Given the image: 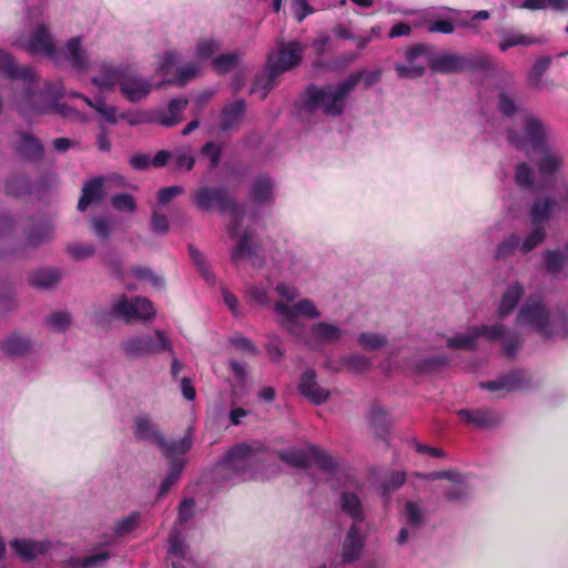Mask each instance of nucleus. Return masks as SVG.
Returning a JSON list of instances; mask_svg holds the SVG:
<instances>
[{"label": "nucleus", "mask_w": 568, "mask_h": 568, "mask_svg": "<svg viewBox=\"0 0 568 568\" xmlns=\"http://www.w3.org/2000/svg\"><path fill=\"white\" fill-rule=\"evenodd\" d=\"M189 252L194 265L199 268L203 277L207 282H213V274L211 273L203 254L194 246H190Z\"/></svg>", "instance_id": "nucleus-54"}, {"label": "nucleus", "mask_w": 568, "mask_h": 568, "mask_svg": "<svg viewBox=\"0 0 568 568\" xmlns=\"http://www.w3.org/2000/svg\"><path fill=\"white\" fill-rule=\"evenodd\" d=\"M195 203L203 210L220 207L229 213L227 232L235 242L231 252L235 263L248 260L255 267H262L270 260L272 267L284 278H294L301 274L303 265L294 254L288 251H270L264 244L255 241L252 231L243 225L245 210L234 204L224 190L201 187L195 193Z\"/></svg>", "instance_id": "nucleus-1"}, {"label": "nucleus", "mask_w": 568, "mask_h": 568, "mask_svg": "<svg viewBox=\"0 0 568 568\" xmlns=\"http://www.w3.org/2000/svg\"><path fill=\"white\" fill-rule=\"evenodd\" d=\"M406 480V474L400 470H394L387 474L381 483L379 489L384 497H388L394 490L398 489Z\"/></svg>", "instance_id": "nucleus-44"}, {"label": "nucleus", "mask_w": 568, "mask_h": 568, "mask_svg": "<svg viewBox=\"0 0 568 568\" xmlns=\"http://www.w3.org/2000/svg\"><path fill=\"white\" fill-rule=\"evenodd\" d=\"M363 525H351L342 544L341 559L343 564H352L362 556L366 536L362 532Z\"/></svg>", "instance_id": "nucleus-20"}, {"label": "nucleus", "mask_w": 568, "mask_h": 568, "mask_svg": "<svg viewBox=\"0 0 568 568\" xmlns=\"http://www.w3.org/2000/svg\"><path fill=\"white\" fill-rule=\"evenodd\" d=\"M178 61L179 53L174 50L168 51L158 67V72L163 75L168 74Z\"/></svg>", "instance_id": "nucleus-62"}, {"label": "nucleus", "mask_w": 568, "mask_h": 568, "mask_svg": "<svg viewBox=\"0 0 568 568\" xmlns=\"http://www.w3.org/2000/svg\"><path fill=\"white\" fill-rule=\"evenodd\" d=\"M357 342L361 347L367 351H376L387 344V339L384 335L371 332L359 334Z\"/></svg>", "instance_id": "nucleus-47"}, {"label": "nucleus", "mask_w": 568, "mask_h": 568, "mask_svg": "<svg viewBox=\"0 0 568 568\" xmlns=\"http://www.w3.org/2000/svg\"><path fill=\"white\" fill-rule=\"evenodd\" d=\"M141 523V514L133 511L125 517L114 521L110 531L97 535V552L84 558H71L67 561V568H98L104 565L110 558L109 548L115 546L121 539L133 532Z\"/></svg>", "instance_id": "nucleus-9"}, {"label": "nucleus", "mask_w": 568, "mask_h": 568, "mask_svg": "<svg viewBox=\"0 0 568 568\" xmlns=\"http://www.w3.org/2000/svg\"><path fill=\"white\" fill-rule=\"evenodd\" d=\"M405 517L412 527H419L425 520L424 511L420 506L413 501H407L405 505Z\"/></svg>", "instance_id": "nucleus-52"}, {"label": "nucleus", "mask_w": 568, "mask_h": 568, "mask_svg": "<svg viewBox=\"0 0 568 568\" xmlns=\"http://www.w3.org/2000/svg\"><path fill=\"white\" fill-rule=\"evenodd\" d=\"M527 376L524 372L515 371L507 375L500 376L495 381L480 383V387L490 392H511L524 388L527 384Z\"/></svg>", "instance_id": "nucleus-28"}, {"label": "nucleus", "mask_w": 568, "mask_h": 568, "mask_svg": "<svg viewBox=\"0 0 568 568\" xmlns=\"http://www.w3.org/2000/svg\"><path fill=\"white\" fill-rule=\"evenodd\" d=\"M111 203L116 211L133 212L136 207L134 197L130 194H119L111 199Z\"/></svg>", "instance_id": "nucleus-59"}, {"label": "nucleus", "mask_w": 568, "mask_h": 568, "mask_svg": "<svg viewBox=\"0 0 568 568\" xmlns=\"http://www.w3.org/2000/svg\"><path fill=\"white\" fill-rule=\"evenodd\" d=\"M60 275L54 270H39L31 274L30 283L34 287L49 288L57 284Z\"/></svg>", "instance_id": "nucleus-43"}, {"label": "nucleus", "mask_w": 568, "mask_h": 568, "mask_svg": "<svg viewBox=\"0 0 568 568\" xmlns=\"http://www.w3.org/2000/svg\"><path fill=\"white\" fill-rule=\"evenodd\" d=\"M300 393L315 405L327 400L329 392L322 388L316 382V373L313 369L305 371L298 383Z\"/></svg>", "instance_id": "nucleus-24"}, {"label": "nucleus", "mask_w": 568, "mask_h": 568, "mask_svg": "<svg viewBox=\"0 0 568 568\" xmlns=\"http://www.w3.org/2000/svg\"><path fill=\"white\" fill-rule=\"evenodd\" d=\"M104 179L94 178L84 183L78 209L84 211L91 203L98 202L103 196Z\"/></svg>", "instance_id": "nucleus-34"}, {"label": "nucleus", "mask_w": 568, "mask_h": 568, "mask_svg": "<svg viewBox=\"0 0 568 568\" xmlns=\"http://www.w3.org/2000/svg\"><path fill=\"white\" fill-rule=\"evenodd\" d=\"M132 276L139 281L149 282L154 287H161L163 282L162 278L155 275L150 268L143 266H135L128 271Z\"/></svg>", "instance_id": "nucleus-51"}, {"label": "nucleus", "mask_w": 568, "mask_h": 568, "mask_svg": "<svg viewBox=\"0 0 568 568\" xmlns=\"http://www.w3.org/2000/svg\"><path fill=\"white\" fill-rule=\"evenodd\" d=\"M547 230L544 225H531L530 231L525 235L524 239L520 237V253L528 254L538 247L546 239Z\"/></svg>", "instance_id": "nucleus-38"}, {"label": "nucleus", "mask_w": 568, "mask_h": 568, "mask_svg": "<svg viewBox=\"0 0 568 568\" xmlns=\"http://www.w3.org/2000/svg\"><path fill=\"white\" fill-rule=\"evenodd\" d=\"M134 436L140 440L154 443L170 463L168 476L163 479L159 488V497L164 496L171 487L180 479L185 466V454L192 446L191 430L178 440L168 442L159 433L156 425L148 415H138L133 420Z\"/></svg>", "instance_id": "nucleus-5"}, {"label": "nucleus", "mask_w": 568, "mask_h": 568, "mask_svg": "<svg viewBox=\"0 0 568 568\" xmlns=\"http://www.w3.org/2000/svg\"><path fill=\"white\" fill-rule=\"evenodd\" d=\"M294 18L297 22H302L307 16L314 12V9L307 0H292Z\"/></svg>", "instance_id": "nucleus-61"}, {"label": "nucleus", "mask_w": 568, "mask_h": 568, "mask_svg": "<svg viewBox=\"0 0 568 568\" xmlns=\"http://www.w3.org/2000/svg\"><path fill=\"white\" fill-rule=\"evenodd\" d=\"M267 458L268 453L261 443H242L235 445L215 465L213 476L221 484H236L262 478L260 473Z\"/></svg>", "instance_id": "nucleus-6"}, {"label": "nucleus", "mask_w": 568, "mask_h": 568, "mask_svg": "<svg viewBox=\"0 0 568 568\" xmlns=\"http://www.w3.org/2000/svg\"><path fill=\"white\" fill-rule=\"evenodd\" d=\"M183 191H184L183 187L178 186V185L169 186V187H164V189L160 190L158 193V204L159 205L168 204L175 196L182 194Z\"/></svg>", "instance_id": "nucleus-63"}, {"label": "nucleus", "mask_w": 568, "mask_h": 568, "mask_svg": "<svg viewBox=\"0 0 568 568\" xmlns=\"http://www.w3.org/2000/svg\"><path fill=\"white\" fill-rule=\"evenodd\" d=\"M428 67L434 73L450 74L464 72V54L444 53L428 58Z\"/></svg>", "instance_id": "nucleus-23"}, {"label": "nucleus", "mask_w": 568, "mask_h": 568, "mask_svg": "<svg viewBox=\"0 0 568 568\" xmlns=\"http://www.w3.org/2000/svg\"><path fill=\"white\" fill-rule=\"evenodd\" d=\"M479 337L488 342L500 343L504 354L513 357L521 346V339L516 332L503 324L473 326L464 333L447 338V346L453 349H474Z\"/></svg>", "instance_id": "nucleus-10"}, {"label": "nucleus", "mask_w": 568, "mask_h": 568, "mask_svg": "<svg viewBox=\"0 0 568 568\" xmlns=\"http://www.w3.org/2000/svg\"><path fill=\"white\" fill-rule=\"evenodd\" d=\"M524 295V286L519 282H513L507 285L503 292L500 302L497 307V316L503 320L516 308L518 302Z\"/></svg>", "instance_id": "nucleus-29"}, {"label": "nucleus", "mask_w": 568, "mask_h": 568, "mask_svg": "<svg viewBox=\"0 0 568 568\" xmlns=\"http://www.w3.org/2000/svg\"><path fill=\"white\" fill-rule=\"evenodd\" d=\"M28 49L32 53H44L54 62H59V50L54 47L51 36L45 26H39L32 33Z\"/></svg>", "instance_id": "nucleus-25"}, {"label": "nucleus", "mask_w": 568, "mask_h": 568, "mask_svg": "<svg viewBox=\"0 0 568 568\" xmlns=\"http://www.w3.org/2000/svg\"><path fill=\"white\" fill-rule=\"evenodd\" d=\"M515 181L518 186L527 190L535 187V176L532 169L525 162L516 166Z\"/></svg>", "instance_id": "nucleus-46"}, {"label": "nucleus", "mask_w": 568, "mask_h": 568, "mask_svg": "<svg viewBox=\"0 0 568 568\" xmlns=\"http://www.w3.org/2000/svg\"><path fill=\"white\" fill-rule=\"evenodd\" d=\"M457 414L464 423L479 428L494 427L500 422L499 414L490 409H460Z\"/></svg>", "instance_id": "nucleus-26"}, {"label": "nucleus", "mask_w": 568, "mask_h": 568, "mask_svg": "<svg viewBox=\"0 0 568 568\" xmlns=\"http://www.w3.org/2000/svg\"><path fill=\"white\" fill-rule=\"evenodd\" d=\"M274 291L276 292L277 296L281 298L280 301H276V303L283 302L287 305H291L290 303L294 302L300 295V291L296 286L288 285L285 282H278L274 286ZM273 304H275V302ZM294 304L295 303H293L292 305H294ZM272 306L274 307V305H272Z\"/></svg>", "instance_id": "nucleus-49"}, {"label": "nucleus", "mask_w": 568, "mask_h": 568, "mask_svg": "<svg viewBox=\"0 0 568 568\" xmlns=\"http://www.w3.org/2000/svg\"><path fill=\"white\" fill-rule=\"evenodd\" d=\"M539 43H544V40L541 38L529 34H523L518 32H506L503 34V39L499 42V49L500 51H507L508 49L516 45L527 47Z\"/></svg>", "instance_id": "nucleus-37"}, {"label": "nucleus", "mask_w": 568, "mask_h": 568, "mask_svg": "<svg viewBox=\"0 0 568 568\" xmlns=\"http://www.w3.org/2000/svg\"><path fill=\"white\" fill-rule=\"evenodd\" d=\"M519 326H525L545 339L568 336V316L559 311H550L539 295L529 296L520 306L516 317Z\"/></svg>", "instance_id": "nucleus-7"}, {"label": "nucleus", "mask_w": 568, "mask_h": 568, "mask_svg": "<svg viewBox=\"0 0 568 568\" xmlns=\"http://www.w3.org/2000/svg\"><path fill=\"white\" fill-rule=\"evenodd\" d=\"M542 261L545 264L546 271L557 277V278H567L568 277V241L564 244L562 247L546 250L542 253Z\"/></svg>", "instance_id": "nucleus-21"}, {"label": "nucleus", "mask_w": 568, "mask_h": 568, "mask_svg": "<svg viewBox=\"0 0 568 568\" xmlns=\"http://www.w3.org/2000/svg\"><path fill=\"white\" fill-rule=\"evenodd\" d=\"M429 479H446L447 483L442 487L448 500L462 503L470 494V486L465 476L456 471H437L426 475Z\"/></svg>", "instance_id": "nucleus-17"}, {"label": "nucleus", "mask_w": 568, "mask_h": 568, "mask_svg": "<svg viewBox=\"0 0 568 568\" xmlns=\"http://www.w3.org/2000/svg\"><path fill=\"white\" fill-rule=\"evenodd\" d=\"M371 361L364 355L353 354L345 356L341 359V367H333L334 369H346L353 373H362L368 369Z\"/></svg>", "instance_id": "nucleus-42"}, {"label": "nucleus", "mask_w": 568, "mask_h": 568, "mask_svg": "<svg viewBox=\"0 0 568 568\" xmlns=\"http://www.w3.org/2000/svg\"><path fill=\"white\" fill-rule=\"evenodd\" d=\"M122 351L132 357H142L160 353L162 351L172 352L171 339L162 331H156L152 335H133L121 342Z\"/></svg>", "instance_id": "nucleus-14"}, {"label": "nucleus", "mask_w": 568, "mask_h": 568, "mask_svg": "<svg viewBox=\"0 0 568 568\" xmlns=\"http://www.w3.org/2000/svg\"><path fill=\"white\" fill-rule=\"evenodd\" d=\"M239 62V54L236 52L222 53L215 57L212 61L213 68L221 74L227 73Z\"/></svg>", "instance_id": "nucleus-48"}, {"label": "nucleus", "mask_w": 568, "mask_h": 568, "mask_svg": "<svg viewBox=\"0 0 568 568\" xmlns=\"http://www.w3.org/2000/svg\"><path fill=\"white\" fill-rule=\"evenodd\" d=\"M53 229L48 223H41L28 235V242L32 246H38L52 236Z\"/></svg>", "instance_id": "nucleus-50"}, {"label": "nucleus", "mask_w": 568, "mask_h": 568, "mask_svg": "<svg viewBox=\"0 0 568 568\" xmlns=\"http://www.w3.org/2000/svg\"><path fill=\"white\" fill-rule=\"evenodd\" d=\"M430 52V47L425 43H416L409 47L405 52V59L408 64H395L397 77L399 79H416L423 77L425 73V67L416 63L415 61L419 57H427L428 59L432 57Z\"/></svg>", "instance_id": "nucleus-18"}, {"label": "nucleus", "mask_w": 568, "mask_h": 568, "mask_svg": "<svg viewBox=\"0 0 568 568\" xmlns=\"http://www.w3.org/2000/svg\"><path fill=\"white\" fill-rule=\"evenodd\" d=\"M520 236L518 234H510L503 240L496 247L494 258L497 261H505L514 256L516 252H520Z\"/></svg>", "instance_id": "nucleus-39"}, {"label": "nucleus", "mask_w": 568, "mask_h": 568, "mask_svg": "<svg viewBox=\"0 0 568 568\" xmlns=\"http://www.w3.org/2000/svg\"><path fill=\"white\" fill-rule=\"evenodd\" d=\"M274 313L283 329L311 347L338 343L345 334L342 327L325 321L316 322L307 327L301 318L317 320L322 316L315 302L310 298L298 300L294 305L277 302L274 304Z\"/></svg>", "instance_id": "nucleus-2"}, {"label": "nucleus", "mask_w": 568, "mask_h": 568, "mask_svg": "<svg viewBox=\"0 0 568 568\" xmlns=\"http://www.w3.org/2000/svg\"><path fill=\"white\" fill-rule=\"evenodd\" d=\"M271 286L272 282L267 280V284H255L247 288L246 294L252 303H255L260 306H270L272 304L271 301Z\"/></svg>", "instance_id": "nucleus-41"}, {"label": "nucleus", "mask_w": 568, "mask_h": 568, "mask_svg": "<svg viewBox=\"0 0 568 568\" xmlns=\"http://www.w3.org/2000/svg\"><path fill=\"white\" fill-rule=\"evenodd\" d=\"M550 62L549 57H541L536 60L529 73V81L532 85L538 87L540 84L541 78L549 68Z\"/></svg>", "instance_id": "nucleus-53"}, {"label": "nucleus", "mask_w": 568, "mask_h": 568, "mask_svg": "<svg viewBox=\"0 0 568 568\" xmlns=\"http://www.w3.org/2000/svg\"><path fill=\"white\" fill-rule=\"evenodd\" d=\"M30 347V342L28 338L13 334L10 337H8L3 344L2 349L12 356H20L24 354Z\"/></svg>", "instance_id": "nucleus-45"}, {"label": "nucleus", "mask_w": 568, "mask_h": 568, "mask_svg": "<svg viewBox=\"0 0 568 568\" xmlns=\"http://www.w3.org/2000/svg\"><path fill=\"white\" fill-rule=\"evenodd\" d=\"M523 130L529 142H546L549 138L548 126L531 113L524 116Z\"/></svg>", "instance_id": "nucleus-33"}, {"label": "nucleus", "mask_w": 568, "mask_h": 568, "mask_svg": "<svg viewBox=\"0 0 568 568\" xmlns=\"http://www.w3.org/2000/svg\"><path fill=\"white\" fill-rule=\"evenodd\" d=\"M10 547L22 560L31 561L44 555L50 549L51 542L48 540L18 538L10 541Z\"/></svg>", "instance_id": "nucleus-22"}, {"label": "nucleus", "mask_w": 568, "mask_h": 568, "mask_svg": "<svg viewBox=\"0 0 568 568\" xmlns=\"http://www.w3.org/2000/svg\"><path fill=\"white\" fill-rule=\"evenodd\" d=\"M115 315L126 322L131 320L148 321L155 316V310L152 303L145 297H134L129 300L125 296L118 298L112 305Z\"/></svg>", "instance_id": "nucleus-16"}, {"label": "nucleus", "mask_w": 568, "mask_h": 568, "mask_svg": "<svg viewBox=\"0 0 568 568\" xmlns=\"http://www.w3.org/2000/svg\"><path fill=\"white\" fill-rule=\"evenodd\" d=\"M63 55L77 71H83L88 67V57L81 47V38L74 37L65 44V50H59V58Z\"/></svg>", "instance_id": "nucleus-30"}, {"label": "nucleus", "mask_w": 568, "mask_h": 568, "mask_svg": "<svg viewBox=\"0 0 568 568\" xmlns=\"http://www.w3.org/2000/svg\"><path fill=\"white\" fill-rule=\"evenodd\" d=\"M71 256L75 260H84L93 255L94 248L88 244H73L68 248Z\"/></svg>", "instance_id": "nucleus-64"}, {"label": "nucleus", "mask_w": 568, "mask_h": 568, "mask_svg": "<svg viewBox=\"0 0 568 568\" xmlns=\"http://www.w3.org/2000/svg\"><path fill=\"white\" fill-rule=\"evenodd\" d=\"M194 500L184 499L179 507L176 526L169 537L168 561L171 568H200L196 566L189 547L184 542L181 526L185 524L194 514Z\"/></svg>", "instance_id": "nucleus-12"}, {"label": "nucleus", "mask_w": 568, "mask_h": 568, "mask_svg": "<svg viewBox=\"0 0 568 568\" xmlns=\"http://www.w3.org/2000/svg\"><path fill=\"white\" fill-rule=\"evenodd\" d=\"M304 50L305 45L296 40L282 43L275 55L270 54L267 57L264 70L256 74L251 88V93L261 92L260 98L264 100L267 94L277 87L282 74L301 64Z\"/></svg>", "instance_id": "nucleus-8"}, {"label": "nucleus", "mask_w": 568, "mask_h": 568, "mask_svg": "<svg viewBox=\"0 0 568 568\" xmlns=\"http://www.w3.org/2000/svg\"><path fill=\"white\" fill-rule=\"evenodd\" d=\"M199 72L197 64L191 62L176 70L175 82L180 85H184L190 80L196 77Z\"/></svg>", "instance_id": "nucleus-57"}, {"label": "nucleus", "mask_w": 568, "mask_h": 568, "mask_svg": "<svg viewBox=\"0 0 568 568\" xmlns=\"http://www.w3.org/2000/svg\"><path fill=\"white\" fill-rule=\"evenodd\" d=\"M189 100L184 98L172 99L166 109H158L141 113L136 119H130V123H155L165 128H171L181 122V114L186 109Z\"/></svg>", "instance_id": "nucleus-15"}, {"label": "nucleus", "mask_w": 568, "mask_h": 568, "mask_svg": "<svg viewBox=\"0 0 568 568\" xmlns=\"http://www.w3.org/2000/svg\"><path fill=\"white\" fill-rule=\"evenodd\" d=\"M556 202L549 197L537 200L530 211L531 225L546 226L547 221L551 217Z\"/></svg>", "instance_id": "nucleus-35"}, {"label": "nucleus", "mask_w": 568, "mask_h": 568, "mask_svg": "<svg viewBox=\"0 0 568 568\" xmlns=\"http://www.w3.org/2000/svg\"><path fill=\"white\" fill-rule=\"evenodd\" d=\"M129 67L115 68L108 63H102L101 74L92 78V83L101 89L111 90L115 84L121 88V81Z\"/></svg>", "instance_id": "nucleus-31"}, {"label": "nucleus", "mask_w": 568, "mask_h": 568, "mask_svg": "<svg viewBox=\"0 0 568 568\" xmlns=\"http://www.w3.org/2000/svg\"><path fill=\"white\" fill-rule=\"evenodd\" d=\"M408 354H410L408 348H400L397 354H392L388 358L386 368H390L394 363V365L399 368H416L419 372H425L432 368L434 365L444 363L442 359H432L422 364L417 363L415 359L408 358Z\"/></svg>", "instance_id": "nucleus-32"}, {"label": "nucleus", "mask_w": 568, "mask_h": 568, "mask_svg": "<svg viewBox=\"0 0 568 568\" xmlns=\"http://www.w3.org/2000/svg\"><path fill=\"white\" fill-rule=\"evenodd\" d=\"M362 78V72H353L337 84H308L295 102L298 115H313L317 111L328 118L343 115L348 97Z\"/></svg>", "instance_id": "nucleus-4"}, {"label": "nucleus", "mask_w": 568, "mask_h": 568, "mask_svg": "<svg viewBox=\"0 0 568 568\" xmlns=\"http://www.w3.org/2000/svg\"><path fill=\"white\" fill-rule=\"evenodd\" d=\"M0 73L8 79H21L24 82L23 101L32 105L34 113L44 114L52 110H59L61 113L64 111L60 109V104L55 101H50L47 104H37L34 100L38 98L34 92V84L37 74L29 65L18 67L13 58L6 51L0 50Z\"/></svg>", "instance_id": "nucleus-11"}, {"label": "nucleus", "mask_w": 568, "mask_h": 568, "mask_svg": "<svg viewBox=\"0 0 568 568\" xmlns=\"http://www.w3.org/2000/svg\"><path fill=\"white\" fill-rule=\"evenodd\" d=\"M245 111L246 102L244 99H237L225 104L220 115V129L222 131H231L239 128Z\"/></svg>", "instance_id": "nucleus-27"}, {"label": "nucleus", "mask_w": 568, "mask_h": 568, "mask_svg": "<svg viewBox=\"0 0 568 568\" xmlns=\"http://www.w3.org/2000/svg\"><path fill=\"white\" fill-rule=\"evenodd\" d=\"M251 196L256 203H265L273 197V183L268 176H261L255 180Z\"/></svg>", "instance_id": "nucleus-40"}, {"label": "nucleus", "mask_w": 568, "mask_h": 568, "mask_svg": "<svg viewBox=\"0 0 568 568\" xmlns=\"http://www.w3.org/2000/svg\"><path fill=\"white\" fill-rule=\"evenodd\" d=\"M70 323H71V316L67 312L53 313L47 320L48 326L55 331L65 329L70 325Z\"/></svg>", "instance_id": "nucleus-58"}, {"label": "nucleus", "mask_w": 568, "mask_h": 568, "mask_svg": "<svg viewBox=\"0 0 568 568\" xmlns=\"http://www.w3.org/2000/svg\"><path fill=\"white\" fill-rule=\"evenodd\" d=\"M497 108L506 118L513 116L518 111V105L506 92H500L498 94Z\"/></svg>", "instance_id": "nucleus-56"}, {"label": "nucleus", "mask_w": 568, "mask_h": 568, "mask_svg": "<svg viewBox=\"0 0 568 568\" xmlns=\"http://www.w3.org/2000/svg\"><path fill=\"white\" fill-rule=\"evenodd\" d=\"M495 63L493 58L485 52L477 54L464 55V72H488L494 70Z\"/></svg>", "instance_id": "nucleus-36"}, {"label": "nucleus", "mask_w": 568, "mask_h": 568, "mask_svg": "<svg viewBox=\"0 0 568 568\" xmlns=\"http://www.w3.org/2000/svg\"><path fill=\"white\" fill-rule=\"evenodd\" d=\"M521 151L527 154L529 161L538 166L541 179V189L551 187L555 174L561 163L558 154L552 152L548 144H519Z\"/></svg>", "instance_id": "nucleus-13"}, {"label": "nucleus", "mask_w": 568, "mask_h": 568, "mask_svg": "<svg viewBox=\"0 0 568 568\" xmlns=\"http://www.w3.org/2000/svg\"><path fill=\"white\" fill-rule=\"evenodd\" d=\"M371 423L376 429L377 435L382 436V433L388 428V417L385 410L381 407H373L371 410Z\"/></svg>", "instance_id": "nucleus-55"}, {"label": "nucleus", "mask_w": 568, "mask_h": 568, "mask_svg": "<svg viewBox=\"0 0 568 568\" xmlns=\"http://www.w3.org/2000/svg\"><path fill=\"white\" fill-rule=\"evenodd\" d=\"M281 458L293 467L308 468L316 466L327 476H334L338 481H343V490L338 498L341 510L353 519L352 525H363L365 521V510L363 501L358 494L353 490L358 489V484L344 469L337 467L333 458L316 446L310 445L306 448H293L281 454Z\"/></svg>", "instance_id": "nucleus-3"}, {"label": "nucleus", "mask_w": 568, "mask_h": 568, "mask_svg": "<svg viewBox=\"0 0 568 568\" xmlns=\"http://www.w3.org/2000/svg\"><path fill=\"white\" fill-rule=\"evenodd\" d=\"M151 88V82L148 79L129 67L122 77L120 91L126 100L135 103L145 99L150 94Z\"/></svg>", "instance_id": "nucleus-19"}, {"label": "nucleus", "mask_w": 568, "mask_h": 568, "mask_svg": "<svg viewBox=\"0 0 568 568\" xmlns=\"http://www.w3.org/2000/svg\"><path fill=\"white\" fill-rule=\"evenodd\" d=\"M220 50V44L213 39H205L197 43L196 55L200 59H207Z\"/></svg>", "instance_id": "nucleus-60"}]
</instances>
